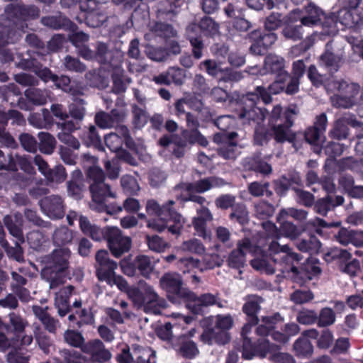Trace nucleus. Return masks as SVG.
I'll use <instances>...</instances> for the list:
<instances>
[{
  "label": "nucleus",
  "mask_w": 363,
  "mask_h": 363,
  "mask_svg": "<svg viewBox=\"0 0 363 363\" xmlns=\"http://www.w3.org/2000/svg\"><path fill=\"white\" fill-rule=\"evenodd\" d=\"M84 160L91 165L86 167V177L89 184L91 201L90 208L97 212H106L108 214H117L122 211V207L118 205L108 206L106 201L108 199H116L115 189L105 182L106 175L101 168L96 165L98 159L89 154L83 155Z\"/></svg>",
  "instance_id": "f257e3e1"
},
{
  "label": "nucleus",
  "mask_w": 363,
  "mask_h": 363,
  "mask_svg": "<svg viewBox=\"0 0 363 363\" xmlns=\"http://www.w3.org/2000/svg\"><path fill=\"white\" fill-rule=\"evenodd\" d=\"M6 19L0 25V44L12 43L17 33L26 26V21L40 16V9L35 5L9 4L5 8Z\"/></svg>",
  "instance_id": "f03ea898"
},
{
  "label": "nucleus",
  "mask_w": 363,
  "mask_h": 363,
  "mask_svg": "<svg viewBox=\"0 0 363 363\" xmlns=\"http://www.w3.org/2000/svg\"><path fill=\"white\" fill-rule=\"evenodd\" d=\"M70 257L71 251L68 247H60L40 258L43 265L40 276L50 283V289H55L65 283Z\"/></svg>",
  "instance_id": "7ed1b4c3"
},
{
  "label": "nucleus",
  "mask_w": 363,
  "mask_h": 363,
  "mask_svg": "<svg viewBox=\"0 0 363 363\" xmlns=\"http://www.w3.org/2000/svg\"><path fill=\"white\" fill-rule=\"evenodd\" d=\"M126 294L133 304L138 308L143 307L145 313L159 314L167 307L166 301L144 281H140L138 286L130 287Z\"/></svg>",
  "instance_id": "20e7f679"
},
{
  "label": "nucleus",
  "mask_w": 363,
  "mask_h": 363,
  "mask_svg": "<svg viewBox=\"0 0 363 363\" xmlns=\"http://www.w3.org/2000/svg\"><path fill=\"white\" fill-rule=\"evenodd\" d=\"M298 114L299 108L294 104H289L284 110L279 104L273 107L269 115L268 126L273 131L277 143H283L287 131L293 126Z\"/></svg>",
  "instance_id": "39448f33"
},
{
  "label": "nucleus",
  "mask_w": 363,
  "mask_h": 363,
  "mask_svg": "<svg viewBox=\"0 0 363 363\" xmlns=\"http://www.w3.org/2000/svg\"><path fill=\"white\" fill-rule=\"evenodd\" d=\"M324 88L328 94L335 93L331 97L333 106L338 108H350L356 103L359 92V86L355 83H348L345 80H329Z\"/></svg>",
  "instance_id": "423d86ee"
},
{
  "label": "nucleus",
  "mask_w": 363,
  "mask_h": 363,
  "mask_svg": "<svg viewBox=\"0 0 363 363\" xmlns=\"http://www.w3.org/2000/svg\"><path fill=\"white\" fill-rule=\"evenodd\" d=\"M160 286L167 292L168 299L173 303L180 304L194 298V294L182 287V279L177 273H165L160 279Z\"/></svg>",
  "instance_id": "0eeeda50"
},
{
  "label": "nucleus",
  "mask_w": 363,
  "mask_h": 363,
  "mask_svg": "<svg viewBox=\"0 0 363 363\" xmlns=\"http://www.w3.org/2000/svg\"><path fill=\"white\" fill-rule=\"evenodd\" d=\"M265 251V246L261 241L257 245H253L249 238H243L237 243V248L233 250L228 255V265L233 269H240L245 266L247 252L253 255L262 254Z\"/></svg>",
  "instance_id": "6e6552de"
},
{
  "label": "nucleus",
  "mask_w": 363,
  "mask_h": 363,
  "mask_svg": "<svg viewBox=\"0 0 363 363\" xmlns=\"http://www.w3.org/2000/svg\"><path fill=\"white\" fill-rule=\"evenodd\" d=\"M178 206L174 200L169 199L162 203V220H164L168 231L172 235H179L185 223V218L178 212Z\"/></svg>",
  "instance_id": "1a4fd4ad"
},
{
  "label": "nucleus",
  "mask_w": 363,
  "mask_h": 363,
  "mask_svg": "<svg viewBox=\"0 0 363 363\" xmlns=\"http://www.w3.org/2000/svg\"><path fill=\"white\" fill-rule=\"evenodd\" d=\"M279 350L278 345L270 343L266 338H259L255 344L251 340H246L242 343V357L245 359H252L255 356L264 358L268 354L272 355Z\"/></svg>",
  "instance_id": "9d476101"
},
{
  "label": "nucleus",
  "mask_w": 363,
  "mask_h": 363,
  "mask_svg": "<svg viewBox=\"0 0 363 363\" xmlns=\"http://www.w3.org/2000/svg\"><path fill=\"white\" fill-rule=\"evenodd\" d=\"M303 140L313 146V150L314 152L318 153V123L315 122L312 127H308L304 133H292L291 130L289 129L287 131L285 138L283 140V143L288 141L292 144L293 147L296 150L301 148Z\"/></svg>",
  "instance_id": "9b49d317"
},
{
  "label": "nucleus",
  "mask_w": 363,
  "mask_h": 363,
  "mask_svg": "<svg viewBox=\"0 0 363 363\" xmlns=\"http://www.w3.org/2000/svg\"><path fill=\"white\" fill-rule=\"evenodd\" d=\"M110 230L106 240L107 245L111 254L118 258L130 250L131 239L124 235L117 227H112Z\"/></svg>",
  "instance_id": "f8f14e48"
},
{
  "label": "nucleus",
  "mask_w": 363,
  "mask_h": 363,
  "mask_svg": "<svg viewBox=\"0 0 363 363\" xmlns=\"http://www.w3.org/2000/svg\"><path fill=\"white\" fill-rule=\"evenodd\" d=\"M82 352L88 354L90 362L93 363H106L112 357L111 352L99 339L86 342L83 347Z\"/></svg>",
  "instance_id": "ddd939ff"
},
{
  "label": "nucleus",
  "mask_w": 363,
  "mask_h": 363,
  "mask_svg": "<svg viewBox=\"0 0 363 363\" xmlns=\"http://www.w3.org/2000/svg\"><path fill=\"white\" fill-rule=\"evenodd\" d=\"M39 204L42 211L51 219H60L65 216L64 201L60 196H45L40 201Z\"/></svg>",
  "instance_id": "4468645a"
},
{
  "label": "nucleus",
  "mask_w": 363,
  "mask_h": 363,
  "mask_svg": "<svg viewBox=\"0 0 363 363\" xmlns=\"http://www.w3.org/2000/svg\"><path fill=\"white\" fill-rule=\"evenodd\" d=\"M226 184V182L220 178L210 177L191 183H182L176 188L181 189L189 193L201 194L213 187H220Z\"/></svg>",
  "instance_id": "2eb2a0df"
},
{
  "label": "nucleus",
  "mask_w": 363,
  "mask_h": 363,
  "mask_svg": "<svg viewBox=\"0 0 363 363\" xmlns=\"http://www.w3.org/2000/svg\"><path fill=\"white\" fill-rule=\"evenodd\" d=\"M95 259L96 274L99 281L108 278L107 276L118 267L117 262L110 259L108 251L105 250H99L95 255Z\"/></svg>",
  "instance_id": "dca6fc26"
},
{
  "label": "nucleus",
  "mask_w": 363,
  "mask_h": 363,
  "mask_svg": "<svg viewBox=\"0 0 363 363\" xmlns=\"http://www.w3.org/2000/svg\"><path fill=\"white\" fill-rule=\"evenodd\" d=\"M79 227L84 234L89 235L92 240L95 241H101L107 240L110 233L111 226H106L100 228L96 225H92L89 219L85 216L79 218Z\"/></svg>",
  "instance_id": "f3484780"
},
{
  "label": "nucleus",
  "mask_w": 363,
  "mask_h": 363,
  "mask_svg": "<svg viewBox=\"0 0 363 363\" xmlns=\"http://www.w3.org/2000/svg\"><path fill=\"white\" fill-rule=\"evenodd\" d=\"M263 74H271L276 77H289L288 72L285 70V60L283 57L276 55H268L264 62Z\"/></svg>",
  "instance_id": "a211bd4d"
},
{
  "label": "nucleus",
  "mask_w": 363,
  "mask_h": 363,
  "mask_svg": "<svg viewBox=\"0 0 363 363\" xmlns=\"http://www.w3.org/2000/svg\"><path fill=\"white\" fill-rule=\"evenodd\" d=\"M172 347L179 355L186 359H192L199 354L196 344L184 336L173 340Z\"/></svg>",
  "instance_id": "6ab92c4d"
},
{
  "label": "nucleus",
  "mask_w": 363,
  "mask_h": 363,
  "mask_svg": "<svg viewBox=\"0 0 363 363\" xmlns=\"http://www.w3.org/2000/svg\"><path fill=\"white\" fill-rule=\"evenodd\" d=\"M4 224L9 233L20 242H24L25 238L23 232V219L21 213H15L4 216Z\"/></svg>",
  "instance_id": "aec40b11"
},
{
  "label": "nucleus",
  "mask_w": 363,
  "mask_h": 363,
  "mask_svg": "<svg viewBox=\"0 0 363 363\" xmlns=\"http://www.w3.org/2000/svg\"><path fill=\"white\" fill-rule=\"evenodd\" d=\"M338 23L350 28H359L363 26V13L352 10L340 9L336 13Z\"/></svg>",
  "instance_id": "412c9836"
},
{
  "label": "nucleus",
  "mask_w": 363,
  "mask_h": 363,
  "mask_svg": "<svg viewBox=\"0 0 363 363\" xmlns=\"http://www.w3.org/2000/svg\"><path fill=\"white\" fill-rule=\"evenodd\" d=\"M230 340V336L228 332L217 330L215 326L206 328L200 335V340L208 345L213 344L224 345L229 342Z\"/></svg>",
  "instance_id": "4be33fe9"
},
{
  "label": "nucleus",
  "mask_w": 363,
  "mask_h": 363,
  "mask_svg": "<svg viewBox=\"0 0 363 363\" xmlns=\"http://www.w3.org/2000/svg\"><path fill=\"white\" fill-rule=\"evenodd\" d=\"M338 21L336 13L332 12L326 14L319 8V25L321 26V31L319 32V40H323L325 35H335L338 32L337 24Z\"/></svg>",
  "instance_id": "5701e85b"
},
{
  "label": "nucleus",
  "mask_w": 363,
  "mask_h": 363,
  "mask_svg": "<svg viewBox=\"0 0 363 363\" xmlns=\"http://www.w3.org/2000/svg\"><path fill=\"white\" fill-rule=\"evenodd\" d=\"M41 23L54 30L65 29L74 31L76 25L65 16L59 13L56 16H44L40 19Z\"/></svg>",
  "instance_id": "b1692460"
},
{
  "label": "nucleus",
  "mask_w": 363,
  "mask_h": 363,
  "mask_svg": "<svg viewBox=\"0 0 363 363\" xmlns=\"http://www.w3.org/2000/svg\"><path fill=\"white\" fill-rule=\"evenodd\" d=\"M96 49V57L101 63L111 66L121 64V55L120 52L109 50L106 44L98 43Z\"/></svg>",
  "instance_id": "393cba45"
},
{
  "label": "nucleus",
  "mask_w": 363,
  "mask_h": 363,
  "mask_svg": "<svg viewBox=\"0 0 363 363\" xmlns=\"http://www.w3.org/2000/svg\"><path fill=\"white\" fill-rule=\"evenodd\" d=\"M73 290L74 287L69 285L61 288L55 294V306L61 317L65 316L71 310L69 299Z\"/></svg>",
  "instance_id": "a878e982"
},
{
  "label": "nucleus",
  "mask_w": 363,
  "mask_h": 363,
  "mask_svg": "<svg viewBox=\"0 0 363 363\" xmlns=\"http://www.w3.org/2000/svg\"><path fill=\"white\" fill-rule=\"evenodd\" d=\"M337 239L338 242L343 245H347L349 243H351L355 247H362L363 231L349 230L345 228H342L338 232Z\"/></svg>",
  "instance_id": "bb28decb"
},
{
  "label": "nucleus",
  "mask_w": 363,
  "mask_h": 363,
  "mask_svg": "<svg viewBox=\"0 0 363 363\" xmlns=\"http://www.w3.org/2000/svg\"><path fill=\"white\" fill-rule=\"evenodd\" d=\"M303 335L305 337L298 338L294 344V349L297 355L306 356L312 354L313 346L307 337L315 339L318 336V333L315 330H310L305 331Z\"/></svg>",
  "instance_id": "cd10ccee"
},
{
  "label": "nucleus",
  "mask_w": 363,
  "mask_h": 363,
  "mask_svg": "<svg viewBox=\"0 0 363 363\" xmlns=\"http://www.w3.org/2000/svg\"><path fill=\"white\" fill-rule=\"evenodd\" d=\"M250 108L247 109L244 108L238 114V118L242 121L243 123L250 124L252 122L259 125L265 118L264 110L252 105L249 102Z\"/></svg>",
  "instance_id": "c85d7f7f"
},
{
  "label": "nucleus",
  "mask_w": 363,
  "mask_h": 363,
  "mask_svg": "<svg viewBox=\"0 0 363 363\" xmlns=\"http://www.w3.org/2000/svg\"><path fill=\"white\" fill-rule=\"evenodd\" d=\"M113 72L111 74L113 82L112 91L115 94L124 93L127 89V85L131 82L130 77L125 74V71L118 65H113Z\"/></svg>",
  "instance_id": "c756f323"
},
{
  "label": "nucleus",
  "mask_w": 363,
  "mask_h": 363,
  "mask_svg": "<svg viewBox=\"0 0 363 363\" xmlns=\"http://www.w3.org/2000/svg\"><path fill=\"white\" fill-rule=\"evenodd\" d=\"M131 349L134 352V363H157L156 352L151 347L133 344Z\"/></svg>",
  "instance_id": "7c9ffc66"
},
{
  "label": "nucleus",
  "mask_w": 363,
  "mask_h": 363,
  "mask_svg": "<svg viewBox=\"0 0 363 363\" xmlns=\"http://www.w3.org/2000/svg\"><path fill=\"white\" fill-rule=\"evenodd\" d=\"M272 259L275 264L285 265L280 270L283 272H292L294 274L298 273V268L295 266V262H298L301 257L299 255L291 252L290 249L287 252H283L282 255H279V257H273Z\"/></svg>",
  "instance_id": "2f4dec72"
},
{
  "label": "nucleus",
  "mask_w": 363,
  "mask_h": 363,
  "mask_svg": "<svg viewBox=\"0 0 363 363\" xmlns=\"http://www.w3.org/2000/svg\"><path fill=\"white\" fill-rule=\"evenodd\" d=\"M238 135L235 132L228 134V140L218 149V155L225 160H235L238 155V144L233 139Z\"/></svg>",
  "instance_id": "473e14b6"
},
{
  "label": "nucleus",
  "mask_w": 363,
  "mask_h": 363,
  "mask_svg": "<svg viewBox=\"0 0 363 363\" xmlns=\"http://www.w3.org/2000/svg\"><path fill=\"white\" fill-rule=\"evenodd\" d=\"M262 299L256 296H252L248 298L242 306V311L247 315V320L252 323H258L259 319L257 313L261 309L260 303Z\"/></svg>",
  "instance_id": "72a5a7b5"
},
{
  "label": "nucleus",
  "mask_w": 363,
  "mask_h": 363,
  "mask_svg": "<svg viewBox=\"0 0 363 363\" xmlns=\"http://www.w3.org/2000/svg\"><path fill=\"white\" fill-rule=\"evenodd\" d=\"M23 68L34 72L39 78L45 82L49 81H57L58 77L57 75L52 74L48 68L43 67L35 60L26 62Z\"/></svg>",
  "instance_id": "f704fd0d"
},
{
  "label": "nucleus",
  "mask_w": 363,
  "mask_h": 363,
  "mask_svg": "<svg viewBox=\"0 0 363 363\" xmlns=\"http://www.w3.org/2000/svg\"><path fill=\"white\" fill-rule=\"evenodd\" d=\"M333 49V40H330L325 45V51L320 57L325 67L331 72H337L340 67L341 58L339 55L334 54Z\"/></svg>",
  "instance_id": "c9c22d12"
},
{
  "label": "nucleus",
  "mask_w": 363,
  "mask_h": 363,
  "mask_svg": "<svg viewBox=\"0 0 363 363\" xmlns=\"http://www.w3.org/2000/svg\"><path fill=\"white\" fill-rule=\"evenodd\" d=\"M272 94L269 91L268 87L264 86H257L255 91L247 93L243 97L245 104L251 102L252 105H256L261 99L265 104H270L272 101Z\"/></svg>",
  "instance_id": "e433bc0d"
},
{
  "label": "nucleus",
  "mask_w": 363,
  "mask_h": 363,
  "mask_svg": "<svg viewBox=\"0 0 363 363\" xmlns=\"http://www.w3.org/2000/svg\"><path fill=\"white\" fill-rule=\"evenodd\" d=\"M106 1V0H85L86 8H85L83 5L81 6L82 9L87 11L89 13L88 16L89 20L94 19V17L97 16V21L96 23H91L93 27L100 26L104 21L107 20V16L96 11L97 6L99 4L105 3Z\"/></svg>",
  "instance_id": "4c0bfd02"
},
{
  "label": "nucleus",
  "mask_w": 363,
  "mask_h": 363,
  "mask_svg": "<svg viewBox=\"0 0 363 363\" xmlns=\"http://www.w3.org/2000/svg\"><path fill=\"white\" fill-rule=\"evenodd\" d=\"M73 232L65 225H62L54 231L52 240L55 246L65 247V246L72 242Z\"/></svg>",
  "instance_id": "58836bf2"
},
{
  "label": "nucleus",
  "mask_w": 363,
  "mask_h": 363,
  "mask_svg": "<svg viewBox=\"0 0 363 363\" xmlns=\"http://www.w3.org/2000/svg\"><path fill=\"white\" fill-rule=\"evenodd\" d=\"M33 334L39 348L45 354H49L50 349L54 346L53 341L50 337L42 330L40 325L35 326Z\"/></svg>",
  "instance_id": "ea45409f"
},
{
  "label": "nucleus",
  "mask_w": 363,
  "mask_h": 363,
  "mask_svg": "<svg viewBox=\"0 0 363 363\" xmlns=\"http://www.w3.org/2000/svg\"><path fill=\"white\" fill-rule=\"evenodd\" d=\"M23 242H20L17 240H16L15 246H10L9 242L4 238L1 239L0 242L1 246L4 249L7 256L9 258L13 259L18 262H24V255H23V250L21 246V244Z\"/></svg>",
  "instance_id": "a19ab883"
},
{
  "label": "nucleus",
  "mask_w": 363,
  "mask_h": 363,
  "mask_svg": "<svg viewBox=\"0 0 363 363\" xmlns=\"http://www.w3.org/2000/svg\"><path fill=\"white\" fill-rule=\"evenodd\" d=\"M59 354V357L54 359L56 363H85L83 355L74 350L62 349Z\"/></svg>",
  "instance_id": "79ce46f5"
},
{
  "label": "nucleus",
  "mask_w": 363,
  "mask_h": 363,
  "mask_svg": "<svg viewBox=\"0 0 363 363\" xmlns=\"http://www.w3.org/2000/svg\"><path fill=\"white\" fill-rule=\"evenodd\" d=\"M156 35L164 38L166 40L177 37V31L169 23L156 22L150 28Z\"/></svg>",
  "instance_id": "37998d69"
},
{
  "label": "nucleus",
  "mask_w": 363,
  "mask_h": 363,
  "mask_svg": "<svg viewBox=\"0 0 363 363\" xmlns=\"http://www.w3.org/2000/svg\"><path fill=\"white\" fill-rule=\"evenodd\" d=\"M26 99L35 106H42L47 103L48 93L45 90L37 88H28L24 91Z\"/></svg>",
  "instance_id": "c03bdc74"
},
{
  "label": "nucleus",
  "mask_w": 363,
  "mask_h": 363,
  "mask_svg": "<svg viewBox=\"0 0 363 363\" xmlns=\"http://www.w3.org/2000/svg\"><path fill=\"white\" fill-rule=\"evenodd\" d=\"M274 206L264 200H259L253 203L254 215L259 219H267L274 213Z\"/></svg>",
  "instance_id": "a18cd8bd"
},
{
  "label": "nucleus",
  "mask_w": 363,
  "mask_h": 363,
  "mask_svg": "<svg viewBox=\"0 0 363 363\" xmlns=\"http://www.w3.org/2000/svg\"><path fill=\"white\" fill-rule=\"evenodd\" d=\"M352 254L348 250L339 247H331L323 255V258L327 263H330L335 260L347 262L350 260Z\"/></svg>",
  "instance_id": "49530a36"
},
{
  "label": "nucleus",
  "mask_w": 363,
  "mask_h": 363,
  "mask_svg": "<svg viewBox=\"0 0 363 363\" xmlns=\"http://www.w3.org/2000/svg\"><path fill=\"white\" fill-rule=\"evenodd\" d=\"M27 241L32 249L38 251L44 250L48 242L47 237L40 230L30 231L27 235Z\"/></svg>",
  "instance_id": "de8ad7c7"
},
{
  "label": "nucleus",
  "mask_w": 363,
  "mask_h": 363,
  "mask_svg": "<svg viewBox=\"0 0 363 363\" xmlns=\"http://www.w3.org/2000/svg\"><path fill=\"white\" fill-rule=\"evenodd\" d=\"M38 139L40 140L39 150L42 153L51 155L56 145L55 138L48 133L40 132L38 133Z\"/></svg>",
  "instance_id": "09e8293b"
},
{
  "label": "nucleus",
  "mask_w": 363,
  "mask_h": 363,
  "mask_svg": "<svg viewBox=\"0 0 363 363\" xmlns=\"http://www.w3.org/2000/svg\"><path fill=\"white\" fill-rule=\"evenodd\" d=\"M344 201V197L339 195L335 196V199L331 195H328L323 199H319V214L325 215L328 211L342 205Z\"/></svg>",
  "instance_id": "8fccbe9b"
},
{
  "label": "nucleus",
  "mask_w": 363,
  "mask_h": 363,
  "mask_svg": "<svg viewBox=\"0 0 363 363\" xmlns=\"http://www.w3.org/2000/svg\"><path fill=\"white\" fill-rule=\"evenodd\" d=\"M9 318L10 328H12L15 337H19V334L23 333L26 328L28 325V320L14 312L9 314Z\"/></svg>",
  "instance_id": "3c124183"
},
{
  "label": "nucleus",
  "mask_w": 363,
  "mask_h": 363,
  "mask_svg": "<svg viewBox=\"0 0 363 363\" xmlns=\"http://www.w3.org/2000/svg\"><path fill=\"white\" fill-rule=\"evenodd\" d=\"M179 249L184 252H188L198 255H202L206 252V247L203 243L196 238H191L184 241L181 244Z\"/></svg>",
  "instance_id": "603ef678"
},
{
  "label": "nucleus",
  "mask_w": 363,
  "mask_h": 363,
  "mask_svg": "<svg viewBox=\"0 0 363 363\" xmlns=\"http://www.w3.org/2000/svg\"><path fill=\"white\" fill-rule=\"evenodd\" d=\"M63 337L67 344L73 347L79 348L82 352L83 347L86 342L81 333L74 330H67L63 334Z\"/></svg>",
  "instance_id": "864d4df0"
},
{
  "label": "nucleus",
  "mask_w": 363,
  "mask_h": 363,
  "mask_svg": "<svg viewBox=\"0 0 363 363\" xmlns=\"http://www.w3.org/2000/svg\"><path fill=\"white\" fill-rule=\"evenodd\" d=\"M247 38L250 40H259L267 50L276 42L277 36L274 33L268 32L262 34L260 30H255L247 34Z\"/></svg>",
  "instance_id": "5fc2aeb1"
},
{
  "label": "nucleus",
  "mask_w": 363,
  "mask_h": 363,
  "mask_svg": "<svg viewBox=\"0 0 363 363\" xmlns=\"http://www.w3.org/2000/svg\"><path fill=\"white\" fill-rule=\"evenodd\" d=\"M322 150H323L325 155L328 156L329 158L336 159L337 157L340 156L343 153L345 145L333 141L328 142L325 145L319 143V155Z\"/></svg>",
  "instance_id": "6e6d98bb"
},
{
  "label": "nucleus",
  "mask_w": 363,
  "mask_h": 363,
  "mask_svg": "<svg viewBox=\"0 0 363 363\" xmlns=\"http://www.w3.org/2000/svg\"><path fill=\"white\" fill-rule=\"evenodd\" d=\"M132 123L135 128H143L148 121V115L145 109L136 104L131 105Z\"/></svg>",
  "instance_id": "4d7b16f0"
},
{
  "label": "nucleus",
  "mask_w": 363,
  "mask_h": 363,
  "mask_svg": "<svg viewBox=\"0 0 363 363\" xmlns=\"http://www.w3.org/2000/svg\"><path fill=\"white\" fill-rule=\"evenodd\" d=\"M121 185L123 191L129 195H137L140 189L137 179L131 175H123L121 179Z\"/></svg>",
  "instance_id": "13d9d810"
},
{
  "label": "nucleus",
  "mask_w": 363,
  "mask_h": 363,
  "mask_svg": "<svg viewBox=\"0 0 363 363\" xmlns=\"http://www.w3.org/2000/svg\"><path fill=\"white\" fill-rule=\"evenodd\" d=\"M183 136L190 144L197 143L203 147L208 145V140L201 133L199 128H189L183 131Z\"/></svg>",
  "instance_id": "bf43d9fd"
},
{
  "label": "nucleus",
  "mask_w": 363,
  "mask_h": 363,
  "mask_svg": "<svg viewBox=\"0 0 363 363\" xmlns=\"http://www.w3.org/2000/svg\"><path fill=\"white\" fill-rule=\"evenodd\" d=\"M135 264L140 274L145 277H148L153 269L150 259L146 255L137 256L135 259Z\"/></svg>",
  "instance_id": "052dcab7"
},
{
  "label": "nucleus",
  "mask_w": 363,
  "mask_h": 363,
  "mask_svg": "<svg viewBox=\"0 0 363 363\" xmlns=\"http://www.w3.org/2000/svg\"><path fill=\"white\" fill-rule=\"evenodd\" d=\"M145 240L148 247L152 251L156 252H164L167 248L169 247V244L163 238L158 235H147Z\"/></svg>",
  "instance_id": "680f3d73"
},
{
  "label": "nucleus",
  "mask_w": 363,
  "mask_h": 363,
  "mask_svg": "<svg viewBox=\"0 0 363 363\" xmlns=\"http://www.w3.org/2000/svg\"><path fill=\"white\" fill-rule=\"evenodd\" d=\"M199 27L201 32L207 35H215L219 33V25L213 18L205 16L199 21Z\"/></svg>",
  "instance_id": "e2e57ef3"
},
{
  "label": "nucleus",
  "mask_w": 363,
  "mask_h": 363,
  "mask_svg": "<svg viewBox=\"0 0 363 363\" xmlns=\"http://www.w3.org/2000/svg\"><path fill=\"white\" fill-rule=\"evenodd\" d=\"M269 182L260 183L254 182L248 185L247 189L249 193L253 196L259 197L264 195L270 196L272 195V192L269 189Z\"/></svg>",
  "instance_id": "0e129e2a"
},
{
  "label": "nucleus",
  "mask_w": 363,
  "mask_h": 363,
  "mask_svg": "<svg viewBox=\"0 0 363 363\" xmlns=\"http://www.w3.org/2000/svg\"><path fill=\"white\" fill-rule=\"evenodd\" d=\"M229 217L231 220L236 221L242 225L247 224L249 221L248 212L243 204L235 206Z\"/></svg>",
  "instance_id": "69168bd1"
},
{
  "label": "nucleus",
  "mask_w": 363,
  "mask_h": 363,
  "mask_svg": "<svg viewBox=\"0 0 363 363\" xmlns=\"http://www.w3.org/2000/svg\"><path fill=\"white\" fill-rule=\"evenodd\" d=\"M272 138L274 139V135L270 128L268 127V128H265L262 126H257L255 128L254 140L257 145H263L264 144H267Z\"/></svg>",
  "instance_id": "338daca9"
},
{
  "label": "nucleus",
  "mask_w": 363,
  "mask_h": 363,
  "mask_svg": "<svg viewBox=\"0 0 363 363\" xmlns=\"http://www.w3.org/2000/svg\"><path fill=\"white\" fill-rule=\"evenodd\" d=\"M213 318L214 326L220 331L228 332L233 326L234 320L230 314H219L213 317Z\"/></svg>",
  "instance_id": "774afa93"
}]
</instances>
